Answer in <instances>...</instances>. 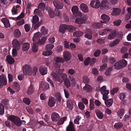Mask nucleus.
<instances>
[{
	"label": "nucleus",
	"instance_id": "nucleus-1",
	"mask_svg": "<svg viewBox=\"0 0 131 131\" xmlns=\"http://www.w3.org/2000/svg\"><path fill=\"white\" fill-rule=\"evenodd\" d=\"M51 75L52 76L53 80L59 82L60 83H61L63 80L65 78H66L67 77V75L66 74H63L62 77H61V75L60 74L59 72L58 73L57 71H56L55 73L54 72H52L51 73Z\"/></svg>",
	"mask_w": 131,
	"mask_h": 131
},
{
	"label": "nucleus",
	"instance_id": "nucleus-2",
	"mask_svg": "<svg viewBox=\"0 0 131 131\" xmlns=\"http://www.w3.org/2000/svg\"><path fill=\"white\" fill-rule=\"evenodd\" d=\"M8 119L12 121L14 124L17 126L20 127L21 125V123L25 124L26 122L24 120H22L21 122L20 118L17 117L14 115L9 116L8 118Z\"/></svg>",
	"mask_w": 131,
	"mask_h": 131
},
{
	"label": "nucleus",
	"instance_id": "nucleus-3",
	"mask_svg": "<svg viewBox=\"0 0 131 131\" xmlns=\"http://www.w3.org/2000/svg\"><path fill=\"white\" fill-rule=\"evenodd\" d=\"M66 29L70 31H73L76 30V28L71 25H67L65 24H62L60 26L59 31L63 33Z\"/></svg>",
	"mask_w": 131,
	"mask_h": 131
},
{
	"label": "nucleus",
	"instance_id": "nucleus-4",
	"mask_svg": "<svg viewBox=\"0 0 131 131\" xmlns=\"http://www.w3.org/2000/svg\"><path fill=\"white\" fill-rule=\"evenodd\" d=\"M127 64V61L125 59H122L116 62L114 66L116 69H119L126 66Z\"/></svg>",
	"mask_w": 131,
	"mask_h": 131
},
{
	"label": "nucleus",
	"instance_id": "nucleus-5",
	"mask_svg": "<svg viewBox=\"0 0 131 131\" xmlns=\"http://www.w3.org/2000/svg\"><path fill=\"white\" fill-rule=\"evenodd\" d=\"M23 71L24 75L29 76L32 75V68L29 65L25 64L23 66Z\"/></svg>",
	"mask_w": 131,
	"mask_h": 131
},
{
	"label": "nucleus",
	"instance_id": "nucleus-6",
	"mask_svg": "<svg viewBox=\"0 0 131 131\" xmlns=\"http://www.w3.org/2000/svg\"><path fill=\"white\" fill-rule=\"evenodd\" d=\"M39 21V18L38 17L37 15H35L33 16L32 18V23L35 25L34 27V28L35 29H36L41 25V24L40 22L38 23Z\"/></svg>",
	"mask_w": 131,
	"mask_h": 131
},
{
	"label": "nucleus",
	"instance_id": "nucleus-7",
	"mask_svg": "<svg viewBox=\"0 0 131 131\" xmlns=\"http://www.w3.org/2000/svg\"><path fill=\"white\" fill-rule=\"evenodd\" d=\"M46 5L44 3H40L38 5V9H35L34 11V13L39 15V11L40 12H44L45 8Z\"/></svg>",
	"mask_w": 131,
	"mask_h": 131
},
{
	"label": "nucleus",
	"instance_id": "nucleus-8",
	"mask_svg": "<svg viewBox=\"0 0 131 131\" xmlns=\"http://www.w3.org/2000/svg\"><path fill=\"white\" fill-rule=\"evenodd\" d=\"M90 4L92 7L97 9L100 7V2L99 0H92Z\"/></svg>",
	"mask_w": 131,
	"mask_h": 131
},
{
	"label": "nucleus",
	"instance_id": "nucleus-9",
	"mask_svg": "<svg viewBox=\"0 0 131 131\" xmlns=\"http://www.w3.org/2000/svg\"><path fill=\"white\" fill-rule=\"evenodd\" d=\"M54 6L57 9H62L63 5L62 2L60 1L55 0L53 2Z\"/></svg>",
	"mask_w": 131,
	"mask_h": 131
},
{
	"label": "nucleus",
	"instance_id": "nucleus-10",
	"mask_svg": "<svg viewBox=\"0 0 131 131\" xmlns=\"http://www.w3.org/2000/svg\"><path fill=\"white\" fill-rule=\"evenodd\" d=\"M88 19L87 16L86 15L83 16V18H77L75 20V23L78 24H84Z\"/></svg>",
	"mask_w": 131,
	"mask_h": 131
},
{
	"label": "nucleus",
	"instance_id": "nucleus-11",
	"mask_svg": "<svg viewBox=\"0 0 131 131\" xmlns=\"http://www.w3.org/2000/svg\"><path fill=\"white\" fill-rule=\"evenodd\" d=\"M110 5L106 0H103L100 4V8L103 7L106 9H109L110 7Z\"/></svg>",
	"mask_w": 131,
	"mask_h": 131
},
{
	"label": "nucleus",
	"instance_id": "nucleus-12",
	"mask_svg": "<svg viewBox=\"0 0 131 131\" xmlns=\"http://www.w3.org/2000/svg\"><path fill=\"white\" fill-rule=\"evenodd\" d=\"M0 83L1 84L0 85L1 87V85H5L7 83L6 79V76L3 74H2L0 76Z\"/></svg>",
	"mask_w": 131,
	"mask_h": 131
},
{
	"label": "nucleus",
	"instance_id": "nucleus-13",
	"mask_svg": "<svg viewBox=\"0 0 131 131\" xmlns=\"http://www.w3.org/2000/svg\"><path fill=\"white\" fill-rule=\"evenodd\" d=\"M41 34L40 32H37L34 34V36L32 38V40L34 43H38V42L40 40V39L41 37Z\"/></svg>",
	"mask_w": 131,
	"mask_h": 131
},
{
	"label": "nucleus",
	"instance_id": "nucleus-14",
	"mask_svg": "<svg viewBox=\"0 0 131 131\" xmlns=\"http://www.w3.org/2000/svg\"><path fill=\"white\" fill-rule=\"evenodd\" d=\"M60 118L59 114L56 112H53L51 115V119L53 121L57 122Z\"/></svg>",
	"mask_w": 131,
	"mask_h": 131
},
{
	"label": "nucleus",
	"instance_id": "nucleus-15",
	"mask_svg": "<svg viewBox=\"0 0 131 131\" xmlns=\"http://www.w3.org/2000/svg\"><path fill=\"white\" fill-rule=\"evenodd\" d=\"M1 21L3 23L5 27L8 28L10 27V24L8 18H2L1 19Z\"/></svg>",
	"mask_w": 131,
	"mask_h": 131
},
{
	"label": "nucleus",
	"instance_id": "nucleus-16",
	"mask_svg": "<svg viewBox=\"0 0 131 131\" xmlns=\"http://www.w3.org/2000/svg\"><path fill=\"white\" fill-rule=\"evenodd\" d=\"M12 44L14 48L18 50L20 48V45L19 41L16 39H14L12 41Z\"/></svg>",
	"mask_w": 131,
	"mask_h": 131
},
{
	"label": "nucleus",
	"instance_id": "nucleus-17",
	"mask_svg": "<svg viewBox=\"0 0 131 131\" xmlns=\"http://www.w3.org/2000/svg\"><path fill=\"white\" fill-rule=\"evenodd\" d=\"M85 32L88 33L85 36V37L89 39H91L92 38V33L91 29L89 28H86L85 30Z\"/></svg>",
	"mask_w": 131,
	"mask_h": 131
},
{
	"label": "nucleus",
	"instance_id": "nucleus-18",
	"mask_svg": "<svg viewBox=\"0 0 131 131\" xmlns=\"http://www.w3.org/2000/svg\"><path fill=\"white\" fill-rule=\"evenodd\" d=\"M101 19L103 20L101 21L102 23H105L106 22L108 21L110 19V17L107 15L105 14H103L101 16Z\"/></svg>",
	"mask_w": 131,
	"mask_h": 131
},
{
	"label": "nucleus",
	"instance_id": "nucleus-19",
	"mask_svg": "<svg viewBox=\"0 0 131 131\" xmlns=\"http://www.w3.org/2000/svg\"><path fill=\"white\" fill-rule=\"evenodd\" d=\"M20 8V6L19 5H17L16 6H14L12 9V14L15 15L17 14L18 11L19 10Z\"/></svg>",
	"mask_w": 131,
	"mask_h": 131
},
{
	"label": "nucleus",
	"instance_id": "nucleus-20",
	"mask_svg": "<svg viewBox=\"0 0 131 131\" xmlns=\"http://www.w3.org/2000/svg\"><path fill=\"white\" fill-rule=\"evenodd\" d=\"M80 8L81 10L84 13H87L89 11V8L85 4L82 3L80 5Z\"/></svg>",
	"mask_w": 131,
	"mask_h": 131
},
{
	"label": "nucleus",
	"instance_id": "nucleus-21",
	"mask_svg": "<svg viewBox=\"0 0 131 131\" xmlns=\"http://www.w3.org/2000/svg\"><path fill=\"white\" fill-rule=\"evenodd\" d=\"M71 55L70 53L68 51H64L63 53V57L66 61H67L70 60Z\"/></svg>",
	"mask_w": 131,
	"mask_h": 131
},
{
	"label": "nucleus",
	"instance_id": "nucleus-22",
	"mask_svg": "<svg viewBox=\"0 0 131 131\" xmlns=\"http://www.w3.org/2000/svg\"><path fill=\"white\" fill-rule=\"evenodd\" d=\"M55 103V100L54 99L52 96H50L49 97L48 105L51 107L54 106Z\"/></svg>",
	"mask_w": 131,
	"mask_h": 131
},
{
	"label": "nucleus",
	"instance_id": "nucleus-23",
	"mask_svg": "<svg viewBox=\"0 0 131 131\" xmlns=\"http://www.w3.org/2000/svg\"><path fill=\"white\" fill-rule=\"evenodd\" d=\"M75 129L73 122L70 121L66 128L67 131H75Z\"/></svg>",
	"mask_w": 131,
	"mask_h": 131
},
{
	"label": "nucleus",
	"instance_id": "nucleus-24",
	"mask_svg": "<svg viewBox=\"0 0 131 131\" xmlns=\"http://www.w3.org/2000/svg\"><path fill=\"white\" fill-rule=\"evenodd\" d=\"M39 71L42 75H44L47 73V70L45 66H41L39 68Z\"/></svg>",
	"mask_w": 131,
	"mask_h": 131
},
{
	"label": "nucleus",
	"instance_id": "nucleus-25",
	"mask_svg": "<svg viewBox=\"0 0 131 131\" xmlns=\"http://www.w3.org/2000/svg\"><path fill=\"white\" fill-rule=\"evenodd\" d=\"M78 7L76 6H73L71 9L72 11L73 14H75L78 13V16H82V14L81 13L78 12Z\"/></svg>",
	"mask_w": 131,
	"mask_h": 131
},
{
	"label": "nucleus",
	"instance_id": "nucleus-26",
	"mask_svg": "<svg viewBox=\"0 0 131 131\" xmlns=\"http://www.w3.org/2000/svg\"><path fill=\"white\" fill-rule=\"evenodd\" d=\"M39 88L44 90H46L48 89L49 85L47 83L42 82L40 85Z\"/></svg>",
	"mask_w": 131,
	"mask_h": 131
},
{
	"label": "nucleus",
	"instance_id": "nucleus-27",
	"mask_svg": "<svg viewBox=\"0 0 131 131\" xmlns=\"http://www.w3.org/2000/svg\"><path fill=\"white\" fill-rule=\"evenodd\" d=\"M112 30L110 29H106L102 30L99 31V34L100 35L103 36L107 34L108 32H111Z\"/></svg>",
	"mask_w": 131,
	"mask_h": 131
},
{
	"label": "nucleus",
	"instance_id": "nucleus-28",
	"mask_svg": "<svg viewBox=\"0 0 131 131\" xmlns=\"http://www.w3.org/2000/svg\"><path fill=\"white\" fill-rule=\"evenodd\" d=\"M83 89L86 92H89L92 91V90L93 89L90 85L88 84H86L83 87Z\"/></svg>",
	"mask_w": 131,
	"mask_h": 131
},
{
	"label": "nucleus",
	"instance_id": "nucleus-29",
	"mask_svg": "<svg viewBox=\"0 0 131 131\" xmlns=\"http://www.w3.org/2000/svg\"><path fill=\"white\" fill-rule=\"evenodd\" d=\"M95 113L98 117L100 119H102L103 117L102 113L99 109H96L95 111Z\"/></svg>",
	"mask_w": 131,
	"mask_h": 131
},
{
	"label": "nucleus",
	"instance_id": "nucleus-30",
	"mask_svg": "<svg viewBox=\"0 0 131 131\" xmlns=\"http://www.w3.org/2000/svg\"><path fill=\"white\" fill-rule=\"evenodd\" d=\"M125 111V110L124 108L120 109L118 110L117 114L120 117V119L122 118V116L124 115Z\"/></svg>",
	"mask_w": 131,
	"mask_h": 131
},
{
	"label": "nucleus",
	"instance_id": "nucleus-31",
	"mask_svg": "<svg viewBox=\"0 0 131 131\" xmlns=\"http://www.w3.org/2000/svg\"><path fill=\"white\" fill-rule=\"evenodd\" d=\"M116 36V33L115 31H113L108 35L107 38L110 40L114 39Z\"/></svg>",
	"mask_w": 131,
	"mask_h": 131
},
{
	"label": "nucleus",
	"instance_id": "nucleus-32",
	"mask_svg": "<svg viewBox=\"0 0 131 131\" xmlns=\"http://www.w3.org/2000/svg\"><path fill=\"white\" fill-rule=\"evenodd\" d=\"M121 11V9L119 8H114L111 15L114 16H117L120 14Z\"/></svg>",
	"mask_w": 131,
	"mask_h": 131
},
{
	"label": "nucleus",
	"instance_id": "nucleus-33",
	"mask_svg": "<svg viewBox=\"0 0 131 131\" xmlns=\"http://www.w3.org/2000/svg\"><path fill=\"white\" fill-rule=\"evenodd\" d=\"M30 47V44L28 43H24L22 46V50L23 51L28 50Z\"/></svg>",
	"mask_w": 131,
	"mask_h": 131
},
{
	"label": "nucleus",
	"instance_id": "nucleus-34",
	"mask_svg": "<svg viewBox=\"0 0 131 131\" xmlns=\"http://www.w3.org/2000/svg\"><path fill=\"white\" fill-rule=\"evenodd\" d=\"M113 102V101L112 99H110L106 100L105 101L106 105L107 107H110L112 106Z\"/></svg>",
	"mask_w": 131,
	"mask_h": 131
},
{
	"label": "nucleus",
	"instance_id": "nucleus-35",
	"mask_svg": "<svg viewBox=\"0 0 131 131\" xmlns=\"http://www.w3.org/2000/svg\"><path fill=\"white\" fill-rule=\"evenodd\" d=\"M6 60L10 64H12L14 62V59L9 55H7L6 56Z\"/></svg>",
	"mask_w": 131,
	"mask_h": 131
},
{
	"label": "nucleus",
	"instance_id": "nucleus-36",
	"mask_svg": "<svg viewBox=\"0 0 131 131\" xmlns=\"http://www.w3.org/2000/svg\"><path fill=\"white\" fill-rule=\"evenodd\" d=\"M67 108L69 110H72L73 107V103L72 101L71 100H68L67 101Z\"/></svg>",
	"mask_w": 131,
	"mask_h": 131
},
{
	"label": "nucleus",
	"instance_id": "nucleus-37",
	"mask_svg": "<svg viewBox=\"0 0 131 131\" xmlns=\"http://www.w3.org/2000/svg\"><path fill=\"white\" fill-rule=\"evenodd\" d=\"M13 88L15 90L18 91L20 90V87L18 83L15 82L13 83L12 84Z\"/></svg>",
	"mask_w": 131,
	"mask_h": 131
},
{
	"label": "nucleus",
	"instance_id": "nucleus-38",
	"mask_svg": "<svg viewBox=\"0 0 131 131\" xmlns=\"http://www.w3.org/2000/svg\"><path fill=\"white\" fill-rule=\"evenodd\" d=\"M14 35L15 37L18 38L21 35V33L19 30L17 29H15L14 32Z\"/></svg>",
	"mask_w": 131,
	"mask_h": 131
},
{
	"label": "nucleus",
	"instance_id": "nucleus-39",
	"mask_svg": "<svg viewBox=\"0 0 131 131\" xmlns=\"http://www.w3.org/2000/svg\"><path fill=\"white\" fill-rule=\"evenodd\" d=\"M67 119V117H63L60 118L57 123V124L58 125H60L63 124L64 122L66 121Z\"/></svg>",
	"mask_w": 131,
	"mask_h": 131
},
{
	"label": "nucleus",
	"instance_id": "nucleus-40",
	"mask_svg": "<svg viewBox=\"0 0 131 131\" xmlns=\"http://www.w3.org/2000/svg\"><path fill=\"white\" fill-rule=\"evenodd\" d=\"M83 32L79 31H77L73 33V36L74 37L81 36L83 35Z\"/></svg>",
	"mask_w": 131,
	"mask_h": 131
},
{
	"label": "nucleus",
	"instance_id": "nucleus-41",
	"mask_svg": "<svg viewBox=\"0 0 131 131\" xmlns=\"http://www.w3.org/2000/svg\"><path fill=\"white\" fill-rule=\"evenodd\" d=\"M119 41L120 40L119 39H116L114 41H113L112 42H111L109 45V46L111 47L115 46L119 43Z\"/></svg>",
	"mask_w": 131,
	"mask_h": 131
},
{
	"label": "nucleus",
	"instance_id": "nucleus-42",
	"mask_svg": "<svg viewBox=\"0 0 131 131\" xmlns=\"http://www.w3.org/2000/svg\"><path fill=\"white\" fill-rule=\"evenodd\" d=\"M54 60L57 62H61L63 63L64 62V59L62 57H57L54 58Z\"/></svg>",
	"mask_w": 131,
	"mask_h": 131
},
{
	"label": "nucleus",
	"instance_id": "nucleus-43",
	"mask_svg": "<svg viewBox=\"0 0 131 131\" xmlns=\"http://www.w3.org/2000/svg\"><path fill=\"white\" fill-rule=\"evenodd\" d=\"M123 126V124L121 122H119L116 123L114 125V127L116 129H119Z\"/></svg>",
	"mask_w": 131,
	"mask_h": 131
},
{
	"label": "nucleus",
	"instance_id": "nucleus-44",
	"mask_svg": "<svg viewBox=\"0 0 131 131\" xmlns=\"http://www.w3.org/2000/svg\"><path fill=\"white\" fill-rule=\"evenodd\" d=\"M32 51L34 53L36 52L37 51L38 47L36 43H34L32 47Z\"/></svg>",
	"mask_w": 131,
	"mask_h": 131
},
{
	"label": "nucleus",
	"instance_id": "nucleus-45",
	"mask_svg": "<svg viewBox=\"0 0 131 131\" xmlns=\"http://www.w3.org/2000/svg\"><path fill=\"white\" fill-rule=\"evenodd\" d=\"M52 53V52L51 50H47L42 53V54L45 56H49L51 55Z\"/></svg>",
	"mask_w": 131,
	"mask_h": 131
},
{
	"label": "nucleus",
	"instance_id": "nucleus-46",
	"mask_svg": "<svg viewBox=\"0 0 131 131\" xmlns=\"http://www.w3.org/2000/svg\"><path fill=\"white\" fill-rule=\"evenodd\" d=\"M109 93V91H106L105 93L102 94H103V99L104 100H106L108 99V94Z\"/></svg>",
	"mask_w": 131,
	"mask_h": 131
},
{
	"label": "nucleus",
	"instance_id": "nucleus-47",
	"mask_svg": "<svg viewBox=\"0 0 131 131\" xmlns=\"http://www.w3.org/2000/svg\"><path fill=\"white\" fill-rule=\"evenodd\" d=\"M34 89L33 85L31 84L29 87L28 91V93L29 94H31L34 92Z\"/></svg>",
	"mask_w": 131,
	"mask_h": 131
},
{
	"label": "nucleus",
	"instance_id": "nucleus-48",
	"mask_svg": "<svg viewBox=\"0 0 131 131\" xmlns=\"http://www.w3.org/2000/svg\"><path fill=\"white\" fill-rule=\"evenodd\" d=\"M64 85L67 88L69 87L70 86V83L69 79L66 78L64 81Z\"/></svg>",
	"mask_w": 131,
	"mask_h": 131
},
{
	"label": "nucleus",
	"instance_id": "nucleus-49",
	"mask_svg": "<svg viewBox=\"0 0 131 131\" xmlns=\"http://www.w3.org/2000/svg\"><path fill=\"white\" fill-rule=\"evenodd\" d=\"M54 47V45L52 44L47 45L46 46V50H51Z\"/></svg>",
	"mask_w": 131,
	"mask_h": 131
},
{
	"label": "nucleus",
	"instance_id": "nucleus-50",
	"mask_svg": "<svg viewBox=\"0 0 131 131\" xmlns=\"http://www.w3.org/2000/svg\"><path fill=\"white\" fill-rule=\"evenodd\" d=\"M48 13L50 17L51 18H53L55 16L54 12L51 9H50L48 10Z\"/></svg>",
	"mask_w": 131,
	"mask_h": 131
},
{
	"label": "nucleus",
	"instance_id": "nucleus-51",
	"mask_svg": "<svg viewBox=\"0 0 131 131\" xmlns=\"http://www.w3.org/2000/svg\"><path fill=\"white\" fill-rule=\"evenodd\" d=\"M47 39L46 37H43L41 40H39L38 42V44L40 45L43 44L45 42L46 40Z\"/></svg>",
	"mask_w": 131,
	"mask_h": 131
},
{
	"label": "nucleus",
	"instance_id": "nucleus-52",
	"mask_svg": "<svg viewBox=\"0 0 131 131\" xmlns=\"http://www.w3.org/2000/svg\"><path fill=\"white\" fill-rule=\"evenodd\" d=\"M38 71V68L37 66L34 67L32 70V74L33 76H35Z\"/></svg>",
	"mask_w": 131,
	"mask_h": 131
},
{
	"label": "nucleus",
	"instance_id": "nucleus-53",
	"mask_svg": "<svg viewBox=\"0 0 131 131\" xmlns=\"http://www.w3.org/2000/svg\"><path fill=\"white\" fill-rule=\"evenodd\" d=\"M41 31L44 35H46L48 34V30L47 29H46L43 26L41 28Z\"/></svg>",
	"mask_w": 131,
	"mask_h": 131
},
{
	"label": "nucleus",
	"instance_id": "nucleus-54",
	"mask_svg": "<svg viewBox=\"0 0 131 131\" xmlns=\"http://www.w3.org/2000/svg\"><path fill=\"white\" fill-rule=\"evenodd\" d=\"M103 24L100 23H95L94 24L93 26L95 28H99L102 27Z\"/></svg>",
	"mask_w": 131,
	"mask_h": 131
},
{
	"label": "nucleus",
	"instance_id": "nucleus-55",
	"mask_svg": "<svg viewBox=\"0 0 131 131\" xmlns=\"http://www.w3.org/2000/svg\"><path fill=\"white\" fill-rule=\"evenodd\" d=\"M112 69L111 68H108L106 69L105 73V74L107 76H108L111 75V71Z\"/></svg>",
	"mask_w": 131,
	"mask_h": 131
},
{
	"label": "nucleus",
	"instance_id": "nucleus-56",
	"mask_svg": "<svg viewBox=\"0 0 131 131\" xmlns=\"http://www.w3.org/2000/svg\"><path fill=\"white\" fill-rule=\"evenodd\" d=\"M100 91L102 94L105 93L106 91H109V90H106V87L105 86H103L100 88Z\"/></svg>",
	"mask_w": 131,
	"mask_h": 131
},
{
	"label": "nucleus",
	"instance_id": "nucleus-57",
	"mask_svg": "<svg viewBox=\"0 0 131 131\" xmlns=\"http://www.w3.org/2000/svg\"><path fill=\"white\" fill-rule=\"evenodd\" d=\"M4 112V106L0 103V115H3Z\"/></svg>",
	"mask_w": 131,
	"mask_h": 131
},
{
	"label": "nucleus",
	"instance_id": "nucleus-58",
	"mask_svg": "<svg viewBox=\"0 0 131 131\" xmlns=\"http://www.w3.org/2000/svg\"><path fill=\"white\" fill-rule=\"evenodd\" d=\"M23 102L27 105H29L30 103V100L27 98H25L23 100Z\"/></svg>",
	"mask_w": 131,
	"mask_h": 131
},
{
	"label": "nucleus",
	"instance_id": "nucleus-59",
	"mask_svg": "<svg viewBox=\"0 0 131 131\" xmlns=\"http://www.w3.org/2000/svg\"><path fill=\"white\" fill-rule=\"evenodd\" d=\"M56 100H57L59 102H60L61 100V97L60 94L59 93H57L55 96Z\"/></svg>",
	"mask_w": 131,
	"mask_h": 131
},
{
	"label": "nucleus",
	"instance_id": "nucleus-60",
	"mask_svg": "<svg viewBox=\"0 0 131 131\" xmlns=\"http://www.w3.org/2000/svg\"><path fill=\"white\" fill-rule=\"evenodd\" d=\"M78 106L79 108L81 110H83L84 108V105L82 102H80L79 103Z\"/></svg>",
	"mask_w": 131,
	"mask_h": 131
},
{
	"label": "nucleus",
	"instance_id": "nucleus-61",
	"mask_svg": "<svg viewBox=\"0 0 131 131\" xmlns=\"http://www.w3.org/2000/svg\"><path fill=\"white\" fill-rule=\"evenodd\" d=\"M80 119V117L78 115L76 117V118L74 121V123L75 124L79 125V121Z\"/></svg>",
	"mask_w": 131,
	"mask_h": 131
},
{
	"label": "nucleus",
	"instance_id": "nucleus-62",
	"mask_svg": "<svg viewBox=\"0 0 131 131\" xmlns=\"http://www.w3.org/2000/svg\"><path fill=\"white\" fill-rule=\"evenodd\" d=\"M2 103L6 107H7V106L9 105L8 101L7 99H5L3 100L2 101Z\"/></svg>",
	"mask_w": 131,
	"mask_h": 131
},
{
	"label": "nucleus",
	"instance_id": "nucleus-63",
	"mask_svg": "<svg viewBox=\"0 0 131 131\" xmlns=\"http://www.w3.org/2000/svg\"><path fill=\"white\" fill-rule=\"evenodd\" d=\"M24 28L25 31L27 32H28L30 28V27L29 24H26L24 25Z\"/></svg>",
	"mask_w": 131,
	"mask_h": 131
},
{
	"label": "nucleus",
	"instance_id": "nucleus-64",
	"mask_svg": "<svg viewBox=\"0 0 131 131\" xmlns=\"http://www.w3.org/2000/svg\"><path fill=\"white\" fill-rule=\"evenodd\" d=\"M25 23V21L24 20L22 19L20 20H19L17 22V25L18 26H20L23 24H24Z\"/></svg>",
	"mask_w": 131,
	"mask_h": 131
}]
</instances>
